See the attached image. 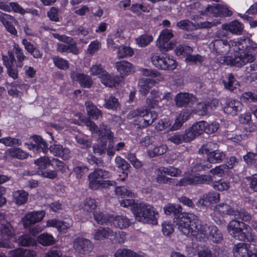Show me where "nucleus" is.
<instances>
[{
  "mask_svg": "<svg viewBox=\"0 0 257 257\" xmlns=\"http://www.w3.org/2000/svg\"><path fill=\"white\" fill-rule=\"evenodd\" d=\"M50 162L51 160L48 157L44 156L35 160V164L39 169L44 170L46 169L48 166H50Z\"/></svg>",
  "mask_w": 257,
  "mask_h": 257,
  "instance_id": "52",
  "label": "nucleus"
},
{
  "mask_svg": "<svg viewBox=\"0 0 257 257\" xmlns=\"http://www.w3.org/2000/svg\"><path fill=\"white\" fill-rule=\"evenodd\" d=\"M38 242L44 246H48L53 244L55 242L53 236L48 233H42L40 234L37 239Z\"/></svg>",
  "mask_w": 257,
  "mask_h": 257,
  "instance_id": "40",
  "label": "nucleus"
},
{
  "mask_svg": "<svg viewBox=\"0 0 257 257\" xmlns=\"http://www.w3.org/2000/svg\"><path fill=\"white\" fill-rule=\"evenodd\" d=\"M116 49H117V55L119 58L131 57L134 54L133 50L128 46H118Z\"/></svg>",
  "mask_w": 257,
  "mask_h": 257,
  "instance_id": "41",
  "label": "nucleus"
},
{
  "mask_svg": "<svg viewBox=\"0 0 257 257\" xmlns=\"http://www.w3.org/2000/svg\"><path fill=\"white\" fill-rule=\"evenodd\" d=\"M48 150L55 156L61 157L64 160L68 159L70 158V150L66 148H63L60 145L54 144L51 145Z\"/></svg>",
  "mask_w": 257,
  "mask_h": 257,
  "instance_id": "19",
  "label": "nucleus"
},
{
  "mask_svg": "<svg viewBox=\"0 0 257 257\" xmlns=\"http://www.w3.org/2000/svg\"><path fill=\"white\" fill-rule=\"evenodd\" d=\"M206 203L208 205L215 204L219 202L220 199V194L215 192H209L207 194L203 195Z\"/></svg>",
  "mask_w": 257,
  "mask_h": 257,
  "instance_id": "45",
  "label": "nucleus"
},
{
  "mask_svg": "<svg viewBox=\"0 0 257 257\" xmlns=\"http://www.w3.org/2000/svg\"><path fill=\"white\" fill-rule=\"evenodd\" d=\"M225 35L218 32L215 37L218 39L212 41L209 44V48L217 55H225L229 51L235 52L234 58L223 56L220 58V62L227 65L241 67L248 63L253 62L256 59L257 46L248 45L249 39H241L237 41L220 39L221 36Z\"/></svg>",
  "mask_w": 257,
  "mask_h": 257,
  "instance_id": "1",
  "label": "nucleus"
},
{
  "mask_svg": "<svg viewBox=\"0 0 257 257\" xmlns=\"http://www.w3.org/2000/svg\"><path fill=\"white\" fill-rule=\"evenodd\" d=\"M15 53L17 59H15L16 67L17 68H22L24 65V61L27 59L25 55L24 52L18 46L14 47Z\"/></svg>",
  "mask_w": 257,
  "mask_h": 257,
  "instance_id": "33",
  "label": "nucleus"
},
{
  "mask_svg": "<svg viewBox=\"0 0 257 257\" xmlns=\"http://www.w3.org/2000/svg\"><path fill=\"white\" fill-rule=\"evenodd\" d=\"M97 202L94 198H86L81 204L83 210L87 213L95 210L97 206Z\"/></svg>",
  "mask_w": 257,
  "mask_h": 257,
  "instance_id": "35",
  "label": "nucleus"
},
{
  "mask_svg": "<svg viewBox=\"0 0 257 257\" xmlns=\"http://www.w3.org/2000/svg\"><path fill=\"white\" fill-rule=\"evenodd\" d=\"M9 154L11 156L17 158L19 159H24L27 157L28 154L19 148H13L9 150Z\"/></svg>",
  "mask_w": 257,
  "mask_h": 257,
  "instance_id": "55",
  "label": "nucleus"
},
{
  "mask_svg": "<svg viewBox=\"0 0 257 257\" xmlns=\"http://www.w3.org/2000/svg\"><path fill=\"white\" fill-rule=\"evenodd\" d=\"M210 107L208 103L200 102L196 105L194 111L198 115L203 116L208 113Z\"/></svg>",
  "mask_w": 257,
  "mask_h": 257,
  "instance_id": "44",
  "label": "nucleus"
},
{
  "mask_svg": "<svg viewBox=\"0 0 257 257\" xmlns=\"http://www.w3.org/2000/svg\"><path fill=\"white\" fill-rule=\"evenodd\" d=\"M15 235V230L10 222L3 223L0 227V235L4 240H9Z\"/></svg>",
  "mask_w": 257,
  "mask_h": 257,
  "instance_id": "21",
  "label": "nucleus"
},
{
  "mask_svg": "<svg viewBox=\"0 0 257 257\" xmlns=\"http://www.w3.org/2000/svg\"><path fill=\"white\" fill-rule=\"evenodd\" d=\"M248 182L249 188L254 192H257V174H254L246 178Z\"/></svg>",
  "mask_w": 257,
  "mask_h": 257,
  "instance_id": "64",
  "label": "nucleus"
},
{
  "mask_svg": "<svg viewBox=\"0 0 257 257\" xmlns=\"http://www.w3.org/2000/svg\"><path fill=\"white\" fill-rule=\"evenodd\" d=\"M73 248L79 253L86 254L90 252L93 249V244L87 238L77 237L74 240Z\"/></svg>",
  "mask_w": 257,
  "mask_h": 257,
  "instance_id": "12",
  "label": "nucleus"
},
{
  "mask_svg": "<svg viewBox=\"0 0 257 257\" xmlns=\"http://www.w3.org/2000/svg\"><path fill=\"white\" fill-rule=\"evenodd\" d=\"M115 163L116 166L122 169L123 171L128 170L131 167L130 165L123 158L120 156H117L115 158Z\"/></svg>",
  "mask_w": 257,
  "mask_h": 257,
  "instance_id": "59",
  "label": "nucleus"
},
{
  "mask_svg": "<svg viewBox=\"0 0 257 257\" xmlns=\"http://www.w3.org/2000/svg\"><path fill=\"white\" fill-rule=\"evenodd\" d=\"M59 9L53 7L47 12V15L51 21L58 22L59 21Z\"/></svg>",
  "mask_w": 257,
  "mask_h": 257,
  "instance_id": "61",
  "label": "nucleus"
},
{
  "mask_svg": "<svg viewBox=\"0 0 257 257\" xmlns=\"http://www.w3.org/2000/svg\"><path fill=\"white\" fill-rule=\"evenodd\" d=\"M212 180V176L210 175L192 174L181 179L180 184L181 186H187L188 185L209 184Z\"/></svg>",
  "mask_w": 257,
  "mask_h": 257,
  "instance_id": "10",
  "label": "nucleus"
},
{
  "mask_svg": "<svg viewBox=\"0 0 257 257\" xmlns=\"http://www.w3.org/2000/svg\"><path fill=\"white\" fill-rule=\"evenodd\" d=\"M244 235L243 238L239 240H244L249 243H246L248 247L249 252L257 253V241L254 235L251 232V228L248 225L242 233Z\"/></svg>",
  "mask_w": 257,
  "mask_h": 257,
  "instance_id": "14",
  "label": "nucleus"
},
{
  "mask_svg": "<svg viewBox=\"0 0 257 257\" xmlns=\"http://www.w3.org/2000/svg\"><path fill=\"white\" fill-rule=\"evenodd\" d=\"M71 77L84 88H90L93 82L91 78L84 73L73 72L71 73Z\"/></svg>",
  "mask_w": 257,
  "mask_h": 257,
  "instance_id": "18",
  "label": "nucleus"
},
{
  "mask_svg": "<svg viewBox=\"0 0 257 257\" xmlns=\"http://www.w3.org/2000/svg\"><path fill=\"white\" fill-rule=\"evenodd\" d=\"M241 99L245 102H257V94L251 92H246L243 93Z\"/></svg>",
  "mask_w": 257,
  "mask_h": 257,
  "instance_id": "63",
  "label": "nucleus"
},
{
  "mask_svg": "<svg viewBox=\"0 0 257 257\" xmlns=\"http://www.w3.org/2000/svg\"><path fill=\"white\" fill-rule=\"evenodd\" d=\"M57 50L61 53H72L77 55L79 53L76 43H58L57 44Z\"/></svg>",
  "mask_w": 257,
  "mask_h": 257,
  "instance_id": "24",
  "label": "nucleus"
},
{
  "mask_svg": "<svg viewBox=\"0 0 257 257\" xmlns=\"http://www.w3.org/2000/svg\"><path fill=\"white\" fill-rule=\"evenodd\" d=\"M98 141L99 143L95 144L93 146V153L98 155H102L106 151L107 141L103 140Z\"/></svg>",
  "mask_w": 257,
  "mask_h": 257,
  "instance_id": "50",
  "label": "nucleus"
},
{
  "mask_svg": "<svg viewBox=\"0 0 257 257\" xmlns=\"http://www.w3.org/2000/svg\"><path fill=\"white\" fill-rule=\"evenodd\" d=\"M28 193L23 190H17L13 192L14 201L18 205L25 204L28 200Z\"/></svg>",
  "mask_w": 257,
  "mask_h": 257,
  "instance_id": "29",
  "label": "nucleus"
},
{
  "mask_svg": "<svg viewBox=\"0 0 257 257\" xmlns=\"http://www.w3.org/2000/svg\"><path fill=\"white\" fill-rule=\"evenodd\" d=\"M175 100L177 105L184 106L193 100V96L188 93H180L176 95Z\"/></svg>",
  "mask_w": 257,
  "mask_h": 257,
  "instance_id": "30",
  "label": "nucleus"
},
{
  "mask_svg": "<svg viewBox=\"0 0 257 257\" xmlns=\"http://www.w3.org/2000/svg\"><path fill=\"white\" fill-rule=\"evenodd\" d=\"M115 192L117 195L123 196L124 197L125 196L135 197L136 196L131 190L127 189L123 186L116 187Z\"/></svg>",
  "mask_w": 257,
  "mask_h": 257,
  "instance_id": "58",
  "label": "nucleus"
},
{
  "mask_svg": "<svg viewBox=\"0 0 257 257\" xmlns=\"http://www.w3.org/2000/svg\"><path fill=\"white\" fill-rule=\"evenodd\" d=\"M18 242L24 246H34L36 244L35 239L29 234L20 236L18 239Z\"/></svg>",
  "mask_w": 257,
  "mask_h": 257,
  "instance_id": "39",
  "label": "nucleus"
},
{
  "mask_svg": "<svg viewBox=\"0 0 257 257\" xmlns=\"http://www.w3.org/2000/svg\"><path fill=\"white\" fill-rule=\"evenodd\" d=\"M104 106L107 109L116 110L119 107V103L118 99L112 95L104 99Z\"/></svg>",
  "mask_w": 257,
  "mask_h": 257,
  "instance_id": "38",
  "label": "nucleus"
},
{
  "mask_svg": "<svg viewBox=\"0 0 257 257\" xmlns=\"http://www.w3.org/2000/svg\"><path fill=\"white\" fill-rule=\"evenodd\" d=\"M110 176V173L101 169H96L88 175L89 186L93 190L99 189V183Z\"/></svg>",
  "mask_w": 257,
  "mask_h": 257,
  "instance_id": "9",
  "label": "nucleus"
},
{
  "mask_svg": "<svg viewBox=\"0 0 257 257\" xmlns=\"http://www.w3.org/2000/svg\"><path fill=\"white\" fill-rule=\"evenodd\" d=\"M115 65L121 77H124L134 71L133 65L128 61L116 62Z\"/></svg>",
  "mask_w": 257,
  "mask_h": 257,
  "instance_id": "20",
  "label": "nucleus"
},
{
  "mask_svg": "<svg viewBox=\"0 0 257 257\" xmlns=\"http://www.w3.org/2000/svg\"><path fill=\"white\" fill-rule=\"evenodd\" d=\"M86 110L89 117L94 119H98L102 117V112L91 101L85 102Z\"/></svg>",
  "mask_w": 257,
  "mask_h": 257,
  "instance_id": "27",
  "label": "nucleus"
},
{
  "mask_svg": "<svg viewBox=\"0 0 257 257\" xmlns=\"http://www.w3.org/2000/svg\"><path fill=\"white\" fill-rule=\"evenodd\" d=\"M116 234V232H114L109 227H100L95 230L94 238L95 240H102L110 236H114Z\"/></svg>",
  "mask_w": 257,
  "mask_h": 257,
  "instance_id": "23",
  "label": "nucleus"
},
{
  "mask_svg": "<svg viewBox=\"0 0 257 257\" xmlns=\"http://www.w3.org/2000/svg\"><path fill=\"white\" fill-rule=\"evenodd\" d=\"M234 217L236 219H240L244 221H248L252 219L251 214L244 209L236 210L234 212Z\"/></svg>",
  "mask_w": 257,
  "mask_h": 257,
  "instance_id": "49",
  "label": "nucleus"
},
{
  "mask_svg": "<svg viewBox=\"0 0 257 257\" xmlns=\"http://www.w3.org/2000/svg\"><path fill=\"white\" fill-rule=\"evenodd\" d=\"M131 222L128 218L124 215L112 216L110 225L120 229H125L131 225Z\"/></svg>",
  "mask_w": 257,
  "mask_h": 257,
  "instance_id": "22",
  "label": "nucleus"
},
{
  "mask_svg": "<svg viewBox=\"0 0 257 257\" xmlns=\"http://www.w3.org/2000/svg\"><path fill=\"white\" fill-rule=\"evenodd\" d=\"M142 72L145 76H150L152 79H142L140 80L139 85L142 88L141 91H143L144 94H146L149 91L150 86L149 84L155 85L156 84H159L160 81L159 73L156 71L144 69Z\"/></svg>",
  "mask_w": 257,
  "mask_h": 257,
  "instance_id": "8",
  "label": "nucleus"
},
{
  "mask_svg": "<svg viewBox=\"0 0 257 257\" xmlns=\"http://www.w3.org/2000/svg\"><path fill=\"white\" fill-rule=\"evenodd\" d=\"M247 226L242 221L232 220L228 224L227 230L230 235L238 240L243 238L244 235L242 233Z\"/></svg>",
  "mask_w": 257,
  "mask_h": 257,
  "instance_id": "11",
  "label": "nucleus"
},
{
  "mask_svg": "<svg viewBox=\"0 0 257 257\" xmlns=\"http://www.w3.org/2000/svg\"><path fill=\"white\" fill-rule=\"evenodd\" d=\"M93 215L95 221L98 224L100 225L111 224L112 215L100 211H93Z\"/></svg>",
  "mask_w": 257,
  "mask_h": 257,
  "instance_id": "26",
  "label": "nucleus"
},
{
  "mask_svg": "<svg viewBox=\"0 0 257 257\" xmlns=\"http://www.w3.org/2000/svg\"><path fill=\"white\" fill-rule=\"evenodd\" d=\"M133 212L136 219L139 221L152 224L157 223L155 211L153 207L149 205L137 204L136 208Z\"/></svg>",
  "mask_w": 257,
  "mask_h": 257,
  "instance_id": "6",
  "label": "nucleus"
},
{
  "mask_svg": "<svg viewBox=\"0 0 257 257\" xmlns=\"http://www.w3.org/2000/svg\"><path fill=\"white\" fill-rule=\"evenodd\" d=\"M52 59L55 66L58 68L62 70H66L68 68L69 64L66 60L58 56H53Z\"/></svg>",
  "mask_w": 257,
  "mask_h": 257,
  "instance_id": "46",
  "label": "nucleus"
},
{
  "mask_svg": "<svg viewBox=\"0 0 257 257\" xmlns=\"http://www.w3.org/2000/svg\"><path fill=\"white\" fill-rule=\"evenodd\" d=\"M84 123L89 127L92 134H98V140L106 141L105 138L107 140L115 139L113 133L106 125L101 124L98 128L93 121L89 119H87Z\"/></svg>",
  "mask_w": 257,
  "mask_h": 257,
  "instance_id": "7",
  "label": "nucleus"
},
{
  "mask_svg": "<svg viewBox=\"0 0 257 257\" xmlns=\"http://www.w3.org/2000/svg\"><path fill=\"white\" fill-rule=\"evenodd\" d=\"M32 138V141L28 145L30 150L36 153L42 152L46 154L48 152V144L41 136L35 135Z\"/></svg>",
  "mask_w": 257,
  "mask_h": 257,
  "instance_id": "13",
  "label": "nucleus"
},
{
  "mask_svg": "<svg viewBox=\"0 0 257 257\" xmlns=\"http://www.w3.org/2000/svg\"><path fill=\"white\" fill-rule=\"evenodd\" d=\"M15 18L9 14L0 11V22L5 27L7 31L15 36H17V31L10 21H14Z\"/></svg>",
  "mask_w": 257,
  "mask_h": 257,
  "instance_id": "17",
  "label": "nucleus"
},
{
  "mask_svg": "<svg viewBox=\"0 0 257 257\" xmlns=\"http://www.w3.org/2000/svg\"><path fill=\"white\" fill-rule=\"evenodd\" d=\"M218 146L216 143L211 142H208L206 145H203L199 149V154L207 155V161L209 163H220L223 161L226 158L225 152L218 149Z\"/></svg>",
  "mask_w": 257,
  "mask_h": 257,
  "instance_id": "4",
  "label": "nucleus"
},
{
  "mask_svg": "<svg viewBox=\"0 0 257 257\" xmlns=\"http://www.w3.org/2000/svg\"><path fill=\"white\" fill-rule=\"evenodd\" d=\"M115 257H141L140 255L128 249H118L114 253Z\"/></svg>",
  "mask_w": 257,
  "mask_h": 257,
  "instance_id": "48",
  "label": "nucleus"
},
{
  "mask_svg": "<svg viewBox=\"0 0 257 257\" xmlns=\"http://www.w3.org/2000/svg\"><path fill=\"white\" fill-rule=\"evenodd\" d=\"M2 60L4 65L6 68L13 66L14 62L15 60V56L11 52H8V55H2Z\"/></svg>",
  "mask_w": 257,
  "mask_h": 257,
  "instance_id": "60",
  "label": "nucleus"
},
{
  "mask_svg": "<svg viewBox=\"0 0 257 257\" xmlns=\"http://www.w3.org/2000/svg\"><path fill=\"white\" fill-rule=\"evenodd\" d=\"M164 213L166 215H171L179 216L182 214V207L179 204H169L164 207Z\"/></svg>",
  "mask_w": 257,
  "mask_h": 257,
  "instance_id": "32",
  "label": "nucleus"
},
{
  "mask_svg": "<svg viewBox=\"0 0 257 257\" xmlns=\"http://www.w3.org/2000/svg\"><path fill=\"white\" fill-rule=\"evenodd\" d=\"M227 171V166L226 165H222L212 169L210 170V172L213 175L221 177L225 173H226Z\"/></svg>",
  "mask_w": 257,
  "mask_h": 257,
  "instance_id": "62",
  "label": "nucleus"
},
{
  "mask_svg": "<svg viewBox=\"0 0 257 257\" xmlns=\"http://www.w3.org/2000/svg\"><path fill=\"white\" fill-rule=\"evenodd\" d=\"M47 226L56 227L60 231H65L70 227L71 224L67 222L53 219L47 221Z\"/></svg>",
  "mask_w": 257,
  "mask_h": 257,
  "instance_id": "28",
  "label": "nucleus"
},
{
  "mask_svg": "<svg viewBox=\"0 0 257 257\" xmlns=\"http://www.w3.org/2000/svg\"><path fill=\"white\" fill-rule=\"evenodd\" d=\"M35 251L24 248H18L11 251L10 257H34Z\"/></svg>",
  "mask_w": 257,
  "mask_h": 257,
  "instance_id": "31",
  "label": "nucleus"
},
{
  "mask_svg": "<svg viewBox=\"0 0 257 257\" xmlns=\"http://www.w3.org/2000/svg\"><path fill=\"white\" fill-rule=\"evenodd\" d=\"M189 115L187 113H181L175 119V122L170 127V131H174L180 129L184 123L188 119Z\"/></svg>",
  "mask_w": 257,
  "mask_h": 257,
  "instance_id": "34",
  "label": "nucleus"
},
{
  "mask_svg": "<svg viewBox=\"0 0 257 257\" xmlns=\"http://www.w3.org/2000/svg\"><path fill=\"white\" fill-rule=\"evenodd\" d=\"M242 103L236 100L227 99L223 107V111L225 113L235 115L238 111L242 109Z\"/></svg>",
  "mask_w": 257,
  "mask_h": 257,
  "instance_id": "16",
  "label": "nucleus"
},
{
  "mask_svg": "<svg viewBox=\"0 0 257 257\" xmlns=\"http://www.w3.org/2000/svg\"><path fill=\"white\" fill-rule=\"evenodd\" d=\"M208 125V123L205 121H200L194 124L192 126L193 132L195 133L197 136H198L203 132H206V126Z\"/></svg>",
  "mask_w": 257,
  "mask_h": 257,
  "instance_id": "43",
  "label": "nucleus"
},
{
  "mask_svg": "<svg viewBox=\"0 0 257 257\" xmlns=\"http://www.w3.org/2000/svg\"><path fill=\"white\" fill-rule=\"evenodd\" d=\"M90 72L91 75L93 76H98L99 78L102 74L106 73V70L102 67L100 64L93 65L90 69Z\"/></svg>",
  "mask_w": 257,
  "mask_h": 257,
  "instance_id": "57",
  "label": "nucleus"
},
{
  "mask_svg": "<svg viewBox=\"0 0 257 257\" xmlns=\"http://www.w3.org/2000/svg\"><path fill=\"white\" fill-rule=\"evenodd\" d=\"M216 208L219 213L222 215L228 214L234 216L235 211L233 210L232 208L227 204H220Z\"/></svg>",
  "mask_w": 257,
  "mask_h": 257,
  "instance_id": "53",
  "label": "nucleus"
},
{
  "mask_svg": "<svg viewBox=\"0 0 257 257\" xmlns=\"http://www.w3.org/2000/svg\"><path fill=\"white\" fill-rule=\"evenodd\" d=\"M222 28L234 34H240L243 30V25L241 23L235 20L228 24L222 25Z\"/></svg>",
  "mask_w": 257,
  "mask_h": 257,
  "instance_id": "25",
  "label": "nucleus"
},
{
  "mask_svg": "<svg viewBox=\"0 0 257 257\" xmlns=\"http://www.w3.org/2000/svg\"><path fill=\"white\" fill-rule=\"evenodd\" d=\"M174 37L172 30L164 29L162 31V52L173 49L176 44V41H171ZM162 69L173 70L176 67L175 60L167 54L162 52Z\"/></svg>",
  "mask_w": 257,
  "mask_h": 257,
  "instance_id": "2",
  "label": "nucleus"
},
{
  "mask_svg": "<svg viewBox=\"0 0 257 257\" xmlns=\"http://www.w3.org/2000/svg\"><path fill=\"white\" fill-rule=\"evenodd\" d=\"M178 229L184 234H191L196 239L201 227V221L197 216L193 213L182 215L176 223Z\"/></svg>",
  "mask_w": 257,
  "mask_h": 257,
  "instance_id": "3",
  "label": "nucleus"
},
{
  "mask_svg": "<svg viewBox=\"0 0 257 257\" xmlns=\"http://www.w3.org/2000/svg\"><path fill=\"white\" fill-rule=\"evenodd\" d=\"M223 83L224 84V87L230 91H233L234 89L236 88V86L238 84V82L236 81L234 75L230 73L228 74V77L227 80H223Z\"/></svg>",
  "mask_w": 257,
  "mask_h": 257,
  "instance_id": "37",
  "label": "nucleus"
},
{
  "mask_svg": "<svg viewBox=\"0 0 257 257\" xmlns=\"http://www.w3.org/2000/svg\"><path fill=\"white\" fill-rule=\"evenodd\" d=\"M45 215L44 211H32L28 213L23 218V222L25 227H28L37 222L41 221Z\"/></svg>",
  "mask_w": 257,
  "mask_h": 257,
  "instance_id": "15",
  "label": "nucleus"
},
{
  "mask_svg": "<svg viewBox=\"0 0 257 257\" xmlns=\"http://www.w3.org/2000/svg\"><path fill=\"white\" fill-rule=\"evenodd\" d=\"M204 59V57L200 55H192L191 54L186 57L185 61L187 63H191L193 64L201 65Z\"/></svg>",
  "mask_w": 257,
  "mask_h": 257,
  "instance_id": "56",
  "label": "nucleus"
},
{
  "mask_svg": "<svg viewBox=\"0 0 257 257\" xmlns=\"http://www.w3.org/2000/svg\"><path fill=\"white\" fill-rule=\"evenodd\" d=\"M220 5H213L208 6L204 10L203 14L208 15H212L213 16H219Z\"/></svg>",
  "mask_w": 257,
  "mask_h": 257,
  "instance_id": "54",
  "label": "nucleus"
},
{
  "mask_svg": "<svg viewBox=\"0 0 257 257\" xmlns=\"http://www.w3.org/2000/svg\"><path fill=\"white\" fill-rule=\"evenodd\" d=\"M223 238L221 231L216 226H208L206 224L201 223V227L197 235V240L205 241L208 239L214 243H219L222 241Z\"/></svg>",
  "mask_w": 257,
  "mask_h": 257,
  "instance_id": "5",
  "label": "nucleus"
},
{
  "mask_svg": "<svg viewBox=\"0 0 257 257\" xmlns=\"http://www.w3.org/2000/svg\"><path fill=\"white\" fill-rule=\"evenodd\" d=\"M153 38L151 35L144 34L136 39L139 46L144 47L148 45L153 41Z\"/></svg>",
  "mask_w": 257,
  "mask_h": 257,
  "instance_id": "51",
  "label": "nucleus"
},
{
  "mask_svg": "<svg viewBox=\"0 0 257 257\" xmlns=\"http://www.w3.org/2000/svg\"><path fill=\"white\" fill-rule=\"evenodd\" d=\"M101 82L106 86L112 87L116 82L115 78L108 74L106 71V73L102 74L99 77Z\"/></svg>",
  "mask_w": 257,
  "mask_h": 257,
  "instance_id": "42",
  "label": "nucleus"
},
{
  "mask_svg": "<svg viewBox=\"0 0 257 257\" xmlns=\"http://www.w3.org/2000/svg\"><path fill=\"white\" fill-rule=\"evenodd\" d=\"M151 119H147L146 117H139L138 120V128H144L151 125L156 119L157 114L155 113L151 114Z\"/></svg>",
  "mask_w": 257,
  "mask_h": 257,
  "instance_id": "47",
  "label": "nucleus"
},
{
  "mask_svg": "<svg viewBox=\"0 0 257 257\" xmlns=\"http://www.w3.org/2000/svg\"><path fill=\"white\" fill-rule=\"evenodd\" d=\"M193 48L190 46L182 44L178 45L176 49L175 53L178 56H181L186 58L190 54L193 53Z\"/></svg>",
  "mask_w": 257,
  "mask_h": 257,
  "instance_id": "36",
  "label": "nucleus"
}]
</instances>
